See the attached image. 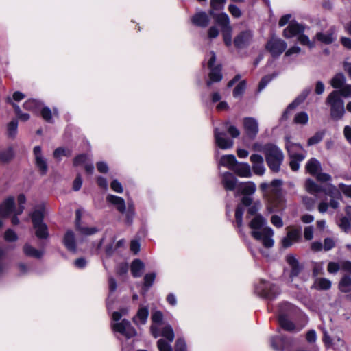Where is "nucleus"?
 I'll return each mask as SVG.
<instances>
[{"label":"nucleus","mask_w":351,"mask_h":351,"mask_svg":"<svg viewBox=\"0 0 351 351\" xmlns=\"http://www.w3.org/2000/svg\"><path fill=\"white\" fill-rule=\"evenodd\" d=\"M45 215V208L43 206H39L35 209L31 214L32 221L34 224L42 223L43 222V218Z\"/></svg>","instance_id":"obj_36"},{"label":"nucleus","mask_w":351,"mask_h":351,"mask_svg":"<svg viewBox=\"0 0 351 351\" xmlns=\"http://www.w3.org/2000/svg\"><path fill=\"white\" fill-rule=\"evenodd\" d=\"M228 11L230 12L232 16L235 18H239L242 16L241 10L234 4H230L228 6Z\"/></svg>","instance_id":"obj_60"},{"label":"nucleus","mask_w":351,"mask_h":351,"mask_svg":"<svg viewBox=\"0 0 351 351\" xmlns=\"http://www.w3.org/2000/svg\"><path fill=\"white\" fill-rule=\"evenodd\" d=\"M253 172L257 176H263L265 171L264 159L261 155L254 154L250 156Z\"/></svg>","instance_id":"obj_15"},{"label":"nucleus","mask_w":351,"mask_h":351,"mask_svg":"<svg viewBox=\"0 0 351 351\" xmlns=\"http://www.w3.org/2000/svg\"><path fill=\"white\" fill-rule=\"evenodd\" d=\"M113 330L121 333L126 338H130L136 335V332L132 326L130 322L126 319H123L119 323H116L112 325Z\"/></svg>","instance_id":"obj_12"},{"label":"nucleus","mask_w":351,"mask_h":351,"mask_svg":"<svg viewBox=\"0 0 351 351\" xmlns=\"http://www.w3.org/2000/svg\"><path fill=\"white\" fill-rule=\"evenodd\" d=\"M14 205V198L10 197L7 198L0 205V217H5L8 216L13 210Z\"/></svg>","instance_id":"obj_22"},{"label":"nucleus","mask_w":351,"mask_h":351,"mask_svg":"<svg viewBox=\"0 0 351 351\" xmlns=\"http://www.w3.org/2000/svg\"><path fill=\"white\" fill-rule=\"evenodd\" d=\"M311 92V88L307 87L302 90L291 104L288 105L289 109H295L298 105L303 102Z\"/></svg>","instance_id":"obj_29"},{"label":"nucleus","mask_w":351,"mask_h":351,"mask_svg":"<svg viewBox=\"0 0 351 351\" xmlns=\"http://www.w3.org/2000/svg\"><path fill=\"white\" fill-rule=\"evenodd\" d=\"M149 315V311L147 307H141L135 317L133 318L134 322L137 324H145L147 322Z\"/></svg>","instance_id":"obj_30"},{"label":"nucleus","mask_w":351,"mask_h":351,"mask_svg":"<svg viewBox=\"0 0 351 351\" xmlns=\"http://www.w3.org/2000/svg\"><path fill=\"white\" fill-rule=\"evenodd\" d=\"M254 38V32L251 29H245L239 32L234 38L233 43L238 49H243L250 46Z\"/></svg>","instance_id":"obj_9"},{"label":"nucleus","mask_w":351,"mask_h":351,"mask_svg":"<svg viewBox=\"0 0 351 351\" xmlns=\"http://www.w3.org/2000/svg\"><path fill=\"white\" fill-rule=\"evenodd\" d=\"M23 252L25 256L35 258H40L44 254L43 250H38L29 243L24 245Z\"/></svg>","instance_id":"obj_25"},{"label":"nucleus","mask_w":351,"mask_h":351,"mask_svg":"<svg viewBox=\"0 0 351 351\" xmlns=\"http://www.w3.org/2000/svg\"><path fill=\"white\" fill-rule=\"evenodd\" d=\"M237 179L230 172H226L223 175L222 184L224 188L228 191H233L237 185Z\"/></svg>","instance_id":"obj_24"},{"label":"nucleus","mask_w":351,"mask_h":351,"mask_svg":"<svg viewBox=\"0 0 351 351\" xmlns=\"http://www.w3.org/2000/svg\"><path fill=\"white\" fill-rule=\"evenodd\" d=\"M270 343L276 351H286L294 346L296 341L291 337L282 335L271 337Z\"/></svg>","instance_id":"obj_4"},{"label":"nucleus","mask_w":351,"mask_h":351,"mask_svg":"<svg viewBox=\"0 0 351 351\" xmlns=\"http://www.w3.org/2000/svg\"><path fill=\"white\" fill-rule=\"evenodd\" d=\"M287 43L283 40L272 36L266 43L265 49L273 58L279 57L286 49Z\"/></svg>","instance_id":"obj_6"},{"label":"nucleus","mask_w":351,"mask_h":351,"mask_svg":"<svg viewBox=\"0 0 351 351\" xmlns=\"http://www.w3.org/2000/svg\"><path fill=\"white\" fill-rule=\"evenodd\" d=\"M338 186L346 196L351 198V185L340 183Z\"/></svg>","instance_id":"obj_64"},{"label":"nucleus","mask_w":351,"mask_h":351,"mask_svg":"<svg viewBox=\"0 0 351 351\" xmlns=\"http://www.w3.org/2000/svg\"><path fill=\"white\" fill-rule=\"evenodd\" d=\"M244 209L242 206L238 205L235 210V220L238 227H241L243 225V215Z\"/></svg>","instance_id":"obj_50"},{"label":"nucleus","mask_w":351,"mask_h":351,"mask_svg":"<svg viewBox=\"0 0 351 351\" xmlns=\"http://www.w3.org/2000/svg\"><path fill=\"white\" fill-rule=\"evenodd\" d=\"M295 307L289 302H283L279 304L278 323L280 326L287 331H293L295 326L289 319V316L294 311Z\"/></svg>","instance_id":"obj_3"},{"label":"nucleus","mask_w":351,"mask_h":351,"mask_svg":"<svg viewBox=\"0 0 351 351\" xmlns=\"http://www.w3.org/2000/svg\"><path fill=\"white\" fill-rule=\"evenodd\" d=\"M243 126L247 136L250 138H254L258 132L257 121L252 117H246L243 120Z\"/></svg>","instance_id":"obj_14"},{"label":"nucleus","mask_w":351,"mask_h":351,"mask_svg":"<svg viewBox=\"0 0 351 351\" xmlns=\"http://www.w3.org/2000/svg\"><path fill=\"white\" fill-rule=\"evenodd\" d=\"M314 177L317 179V181L321 182H327L332 180V177L330 175L326 173L321 172V171L317 173Z\"/></svg>","instance_id":"obj_58"},{"label":"nucleus","mask_w":351,"mask_h":351,"mask_svg":"<svg viewBox=\"0 0 351 351\" xmlns=\"http://www.w3.org/2000/svg\"><path fill=\"white\" fill-rule=\"evenodd\" d=\"M267 220L261 215H256L250 221L249 226L253 231H261Z\"/></svg>","instance_id":"obj_28"},{"label":"nucleus","mask_w":351,"mask_h":351,"mask_svg":"<svg viewBox=\"0 0 351 351\" xmlns=\"http://www.w3.org/2000/svg\"><path fill=\"white\" fill-rule=\"evenodd\" d=\"M312 287L317 290H328L331 287V281L326 278H317Z\"/></svg>","instance_id":"obj_32"},{"label":"nucleus","mask_w":351,"mask_h":351,"mask_svg":"<svg viewBox=\"0 0 351 351\" xmlns=\"http://www.w3.org/2000/svg\"><path fill=\"white\" fill-rule=\"evenodd\" d=\"M34 155L37 167L40 169L42 174H45L47 171V164L46 160L43 156L41 147L40 146H36L34 148Z\"/></svg>","instance_id":"obj_16"},{"label":"nucleus","mask_w":351,"mask_h":351,"mask_svg":"<svg viewBox=\"0 0 351 351\" xmlns=\"http://www.w3.org/2000/svg\"><path fill=\"white\" fill-rule=\"evenodd\" d=\"M232 171L240 177L250 178L252 176L250 166L247 163L237 162L232 167Z\"/></svg>","instance_id":"obj_20"},{"label":"nucleus","mask_w":351,"mask_h":351,"mask_svg":"<svg viewBox=\"0 0 351 351\" xmlns=\"http://www.w3.org/2000/svg\"><path fill=\"white\" fill-rule=\"evenodd\" d=\"M305 188L306 190L311 194H315L317 193L323 191L322 187L320 185L316 184L311 179H307L306 180Z\"/></svg>","instance_id":"obj_40"},{"label":"nucleus","mask_w":351,"mask_h":351,"mask_svg":"<svg viewBox=\"0 0 351 351\" xmlns=\"http://www.w3.org/2000/svg\"><path fill=\"white\" fill-rule=\"evenodd\" d=\"M323 191L330 198L342 199L341 190L332 184L329 185L328 189L323 190Z\"/></svg>","instance_id":"obj_42"},{"label":"nucleus","mask_w":351,"mask_h":351,"mask_svg":"<svg viewBox=\"0 0 351 351\" xmlns=\"http://www.w3.org/2000/svg\"><path fill=\"white\" fill-rule=\"evenodd\" d=\"M339 289L343 293L351 291V277L347 274L344 275L339 282Z\"/></svg>","instance_id":"obj_39"},{"label":"nucleus","mask_w":351,"mask_h":351,"mask_svg":"<svg viewBox=\"0 0 351 351\" xmlns=\"http://www.w3.org/2000/svg\"><path fill=\"white\" fill-rule=\"evenodd\" d=\"M246 88V82L245 80L240 82L233 90V96L237 97L244 93Z\"/></svg>","instance_id":"obj_51"},{"label":"nucleus","mask_w":351,"mask_h":351,"mask_svg":"<svg viewBox=\"0 0 351 351\" xmlns=\"http://www.w3.org/2000/svg\"><path fill=\"white\" fill-rule=\"evenodd\" d=\"M339 93V95L343 96L344 97H351V84L344 85L339 90H337Z\"/></svg>","instance_id":"obj_62"},{"label":"nucleus","mask_w":351,"mask_h":351,"mask_svg":"<svg viewBox=\"0 0 351 351\" xmlns=\"http://www.w3.org/2000/svg\"><path fill=\"white\" fill-rule=\"evenodd\" d=\"M43 104L41 101L34 99H28L23 104V108L25 110L34 112H37L41 108Z\"/></svg>","instance_id":"obj_35"},{"label":"nucleus","mask_w":351,"mask_h":351,"mask_svg":"<svg viewBox=\"0 0 351 351\" xmlns=\"http://www.w3.org/2000/svg\"><path fill=\"white\" fill-rule=\"evenodd\" d=\"M258 294L269 300H274L280 293L278 287L274 285H269L263 280H261V284L256 288Z\"/></svg>","instance_id":"obj_8"},{"label":"nucleus","mask_w":351,"mask_h":351,"mask_svg":"<svg viewBox=\"0 0 351 351\" xmlns=\"http://www.w3.org/2000/svg\"><path fill=\"white\" fill-rule=\"evenodd\" d=\"M226 0H210V5L215 10H222Z\"/></svg>","instance_id":"obj_61"},{"label":"nucleus","mask_w":351,"mask_h":351,"mask_svg":"<svg viewBox=\"0 0 351 351\" xmlns=\"http://www.w3.org/2000/svg\"><path fill=\"white\" fill-rule=\"evenodd\" d=\"M308 121V115L306 112H300L295 115L293 122L296 124L306 125Z\"/></svg>","instance_id":"obj_44"},{"label":"nucleus","mask_w":351,"mask_h":351,"mask_svg":"<svg viewBox=\"0 0 351 351\" xmlns=\"http://www.w3.org/2000/svg\"><path fill=\"white\" fill-rule=\"evenodd\" d=\"M277 73H273L271 75H267L264 76L259 82L258 91H261L265 87L277 76Z\"/></svg>","instance_id":"obj_48"},{"label":"nucleus","mask_w":351,"mask_h":351,"mask_svg":"<svg viewBox=\"0 0 351 351\" xmlns=\"http://www.w3.org/2000/svg\"><path fill=\"white\" fill-rule=\"evenodd\" d=\"M4 239L8 242H14L18 239V236L14 231L8 229L4 234Z\"/></svg>","instance_id":"obj_57"},{"label":"nucleus","mask_w":351,"mask_h":351,"mask_svg":"<svg viewBox=\"0 0 351 351\" xmlns=\"http://www.w3.org/2000/svg\"><path fill=\"white\" fill-rule=\"evenodd\" d=\"M335 30L334 28H330L326 33L318 32L315 35V38L322 43L329 45L333 43L336 38L335 36Z\"/></svg>","instance_id":"obj_21"},{"label":"nucleus","mask_w":351,"mask_h":351,"mask_svg":"<svg viewBox=\"0 0 351 351\" xmlns=\"http://www.w3.org/2000/svg\"><path fill=\"white\" fill-rule=\"evenodd\" d=\"M239 190L244 195H250L255 192L256 185L252 182H248L239 186Z\"/></svg>","instance_id":"obj_43"},{"label":"nucleus","mask_w":351,"mask_h":351,"mask_svg":"<svg viewBox=\"0 0 351 351\" xmlns=\"http://www.w3.org/2000/svg\"><path fill=\"white\" fill-rule=\"evenodd\" d=\"M162 336L168 341L163 339L158 341L157 346L160 351H173L170 343L174 339V332L171 326H166L162 330Z\"/></svg>","instance_id":"obj_10"},{"label":"nucleus","mask_w":351,"mask_h":351,"mask_svg":"<svg viewBox=\"0 0 351 351\" xmlns=\"http://www.w3.org/2000/svg\"><path fill=\"white\" fill-rule=\"evenodd\" d=\"M287 235L281 240V245L283 248H289L293 243H299L302 241V228H287Z\"/></svg>","instance_id":"obj_7"},{"label":"nucleus","mask_w":351,"mask_h":351,"mask_svg":"<svg viewBox=\"0 0 351 351\" xmlns=\"http://www.w3.org/2000/svg\"><path fill=\"white\" fill-rule=\"evenodd\" d=\"M76 229L83 235L89 236L98 232V229L95 227H85L80 225V211L76 212Z\"/></svg>","instance_id":"obj_26"},{"label":"nucleus","mask_w":351,"mask_h":351,"mask_svg":"<svg viewBox=\"0 0 351 351\" xmlns=\"http://www.w3.org/2000/svg\"><path fill=\"white\" fill-rule=\"evenodd\" d=\"M144 263L139 259H135L131 265V273L135 278L140 277L144 269Z\"/></svg>","instance_id":"obj_34"},{"label":"nucleus","mask_w":351,"mask_h":351,"mask_svg":"<svg viewBox=\"0 0 351 351\" xmlns=\"http://www.w3.org/2000/svg\"><path fill=\"white\" fill-rule=\"evenodd\" d=\"M237 161L234 155H224L219 161V164L222 166L226 167L232 171V167L237 164Z\"/></svg>","instance_id":"obj_38"},{"label":"nucleus","mask_w":351,"mask_h":351,"mask_svg":"<svg viewBox=\"0 0 351 351\" xmlns=\"http://www.w3.org/2000/svg\"><path fill=\"white\" fill-rule=\"evenodd\" d=\"M298 40L300 42L301 45H306L310 49H313L315 46V43L313 41H311L309 40V38L303 33H301L300 34L298 35Z\"/></svg>","instance_id":"obj_47"},{"label":"nucleus","mask_w":351,"mask_h":351,"mask_svg":"<svg viewBox=\"0 0 351 351\" xmlns=\"http://www.w3.org/2000/svg\"><path fill=\"white\" fill-rule=\"evenodd\" d=\"M273 235L274 231L269 227L263 228L261 231L252 232V236L258 241H262L263 245L267 248L271 247L274 245Z\"/></svg>","instance_id":"obj_11"},{"label":"nucleus","mask_w":351,"mask_h":351,"mask_svg":"<svg viewBox=\"0 0 351 351\" xmlns=\"http://www.w3.org/2000/svg\"><path fill=\"white\" fill-rule=\"evenodd\" d=\"M263 152L270 170L274 173L279 172L284 160L282 152L276 145L268 143L264 145Z\"/></svg>","instance_id":"obj_1"},{"label":"nucleus","mask_w":351,"mask_h":351,"mask_svg":"<svg viewBox=\"0 0 351 351\" xmlns=\"http://www.w3.org/2000/svg\"><path fill=\"white\" fill-rule=\"evenodd\" d=\"M107 202L116 206L117 209L123 213L125 210V203L123 198L113 195H108L106 197Z\"/></svg>","instance_id":"obj_27"},{"label":"nucleus","mask_w":351,"mask_h":351,"mask_svg":"<svg viewBox=\"0 0 351 351\" xmlns=\"http://www.w3.org/2000/svg\"><path fill=\"white\" fill-rule=\"evenodd\" d=\"M326 104L330 106V117L333 120L338 121L345 114L344 101L337 90L332 91L326 99Z\"/></svg>","instance_id":"obj_2"},{"label":"nucleus","mask_w":351,"mask_h":351,"mask_svg":"<svg viewBox=\"0 0 351 351\" xmlns=\"http://www.w3.org/2000/svg\"><path fill=\"white\" fill-rule=\"evenodd\" d=\"M232 28L221 30L223 42L227 47L232 45Z\"/></svg>","instance_id":"obj_52"},{"label":"nucleus","mask_w":351,"mask_h":351,"mask_svg":"<svg viewBox=\"0 0 351 351\" xmlns=\"http://www.w3.org/2000/svg\"><path fill=\"white\" fill-rule=\"evenodd\" d=\"M36 236L40 239H45L49 236L47 226L45 223L33 225Z\"/></svg>","instance_id":"obj_33"},{"label":"nucleus","mask_w":351,"mask_h":351,"mask_svg":"<svg viewBox=\"0 0 351 351\" xmlns=\"http://www.w3.org/2000/svg\"><path fill=\"white\" fill-rule=\"evenodd\" d=\"M214 136L216 144L222 149H230L233 146V141L227 137L226 133L219 128H215Z\"/></svg>","instance_id":"obj_13"},{"label":"nucleus","mask_w":351,"mask_h":351,"mask_svg":"<svg viewBox=\"0 0 351 351\" xmlns=\"http://www.w3.org/2000/svg\"><path fill=\"white\" fill-rule=\"evenodd\" d=\"M17 201H18V204H19V207L14 211V214L21 215L24 210V204L26 202V198L24 195L21 194L18 196Z\"/></svg>","instance_id":"obj_54"},{"label":"nucleus","mask_w":351,"mask_h":351,"mask_svg":"<svg viewBox=\"0 0 351 351\" xmlns=\"http://www.w3.org/2000/svg\"><path fill=\"white\" fill-rule=\"evenodd\" d=\"M209 16L205 12H199V26L207 27L209 24Z\"/></svg>","instance_id":"obj_55"},{"label":"nucleus","mask_w":351,"mask_h":351,"mask_svg":"<svg viewBox=\"0 0 351 351\" xmlns=\"http://www.w3.org/2000/svg\"><path fill=\"white\" fill-rule=\"evenodd\" d=\"M216 22L221 27V29L232 28L230 24V19L226 13H221L216 17Z\"/></svg>","instance_id":"obj_37"},{"label":"nucleus","mask_w":351,"mask_h":351,"mask_svg":"<svg viewBox=\"0 0 351 351\" xmlns=\"http://www.w3.org/2000/svg\"><path fill=\"white\" fill-rule=\"evenodd\" d=\"M325 132L324 131L317 132L313 136L308 138L307 141L308 146H312L319 143L322 141Z\"/></svg>","instance_id":"obj_45"},{"label":"nucleus","mask_w":351,"mask_h":351,"mask_svg":"<svg viewBox=\"0 0 351 351\" xmlns=\"http://www.w3.org/2000/svg\"><path fill=\"white\" fill-rule=\"evenodd\" d=\"M288 154L290 158L289 166L292 171H297L300 168V163L306 158L304 154L295 153L288 147Z\"/></svg>","instance_id":"obj_17"},{"label":"nucleus","mask_w":351,"mask_h":351,"mask_svg":"<svg viewBox=\"0 0 351 351\" xmlns=\"http://www.w3.org/2000/svg\"><path fill=\"white\" fill-rule=\"evenodd\" d=\"M304 27L297 23L291 22L283 31V36L289 38L303 33Z\"/></svg>","instance_id":"obj_18"},{"label":"nucleus","mask_w":351,"mask_h":351,"mask_svg":"<svg viewBox=\"0 0 351 351\" xmlns=\"http://www.w3.org/2000/svg\"><path fill=\"white\" fill-rule=\"evenodd\" d=\"M305 169L308 173L315 176L319 171H322V165L317 159L311 158L306 162Z\"/></svg>","instance_id":"obj_23"},{"label":"nucleus","mask_w":351,"mask_h":351,"mask_svg":"<svg viewBox=\"0 0 351 351\" xmlns=\"http://www.w3.org/2000/svg\"><path fill=\"white\" fill-rule=\"evenodd\" d=\"M228 123L224 124V129H226L232 138H237L240 135L239 130L233 125L228 126Z\"/></svg>","instance_id":"obj_59"},{"label":"nucleus","mask_w":351,"mask_h":351,"mask_svg":"<svg viewBox=\"0 0 351 351\" xmlns=\"http://www.w3.org/2000/svg\"><path fill=\"white\" fill-rule=\"evenodd\" d=\"M13 156L14 153L12 149L8 148L0 153V160L3 162H7L13 158Z\"/></svg>","instance_id":"obj_53"},{"label":"nucleus","mask_w":351,"mask_h":351,"mask_svg":"<svg viewBox=\"0 0 351 351\" xmlns=\"http://www.w3.org/2000/svg\"><path fill=\"white\" fill-rule=\"evenodd\" d=\"M346 82V77L341 73H337L331 80L330 84L334 88H341Z\"/></svg>","instance_id":"obj_41"},{"label":"nucleus","mask_w":351,"mask_h":351,"mask_svg":"<svg viewBox=\"0 0 351 351\" xmlns=\"http://www.w3.org/2000/svg\"><path fill=\"white\" fill-rule=\"evenodd\" d=\"M71 154V151L64 147H58L53 152V156L58 160H60L62 156H69Z\"/></svg>","instance_id":"obj_46"},{"label":"nucleus","mask_w":351,"mask_h":351,"mask_svg":"<svg viewBox=\"0 0 351 351\" xmlns=\"http://www.w3.org/2000/svg\"><path fill=\"white\" fill-rule=\"evenodd\" d=\"M155 278V273L147 274L144 276V286L147 289L149 288L153 285Z\"/></svg>","instance_id":"obj_56"},{"label":"nucleus","mask_w":351,"mask_h":351,"mask_svg":"<svg viewBox=\"0 0 351 351\" xmlns=\"http://www.w3.org/2000/svg\"><path fill=\"white\" fill-rule=\"evenodd\" d=\"M208 66L210 69L209 73V79L207 85L210 86L213 82H219L222 80L223 75L221 73V65L218 64L214 66L216 61V55L214 51H210L208 54Z\"/></svg>","instance_id":"obj_5"},{"label":"nucleus","mask_w":351,"mask_h":351,"mask_svg":"<svg viewBox=\"0 0 351 351\" xmlns=\"http://www.w3.org/2000/svg\"><path fill=\"white\" fill-rule=\"evenodd\" d=\"M341 269L351 275V261H343L340 262Z\"/></svg>","instance_id":"obj_63"},{"label":"nucleus","mask_w":351,"mask_h":351,"mask_svg":"<svg viewBox=\"0 0 351 351\" xmlns=\"http://www.w3.org/2000/svg\"><path fill=\"white\" fill-rule=\"evenodd\" d=\"M286 260L289 265L291 267V272L289 276L293 279L300 274L302 267L300 265L299 262L296 258L292 254L287 255Z\"/></svg>","instance_id":"obj_19"},{"label":"nucleus","mask_w":351,"mask_h":351,"mask_svg":"<svg viewBox=\"0 0 351 351\" xmlns=\"http://www.w3.org/2000/svg\"><path fill=\"white\" fill-rule=\"evenodd\" d=\"M64 244L66 247L71 252H75L76 249L75 235L73 231L68 230L64 237Z\"/></svg>","instance_id":"obj_31"},{"label":"nucleus","mask_w":351,"mask_h":351,"mask_svg":"<svg viewBox=\"0 0 351 351\" xmlns=\"http://www.w3.org/2000/svg\"><path fill=\"white\" fill-rule=\"evenodd\" d=\"M18 122L16 120L11 121L8 125V135L10 138H14L17 133Z\"/></svg>","instance_id":"obj_49"}]
</instances>
